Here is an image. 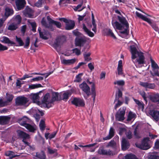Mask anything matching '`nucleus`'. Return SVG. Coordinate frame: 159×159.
<instances>
[{"mask_svg":"<svg viewBox=\"0 0 159 159\" xmlns=\"http://www.w3.org/2000/svg\"><path fill=\"white\" fill-rule=\"evenodd\" d=\"M14 13L13 9L8 7H7L5 9V18L6 19L9 16L12 15Z\"/></svg>","mask_w":159,"mask_h":159,"instance_id":"bb28decb","label":"nucleus"},{"mask_svg":"<svg viewBox=\"0 0 159 159\" xmlns=\"http://www.w3.org/2000/svg\"><path fill=\"white\" fill-rule=\"evenodd\" d=\"M0 41L1 42L5 43L11 44H15L14 42L10 40L8 38L4 36L1 37Z\"/></svg>","mask_w":159,"mask_h":159,"instance_id":"b1692460","label":"nucleus"},{"mask_svg":"<svg viewBox=\"0 0 159 159\" xmlns=\"http://www.w3.org/2000/svg\"><path fill=\"white\" fill-rule=\"evenodd\" d=\"M85 64H86V63H85V62H80L75 67L74 69L75 70L78 69L79 68H80L81 66H82Z\"/></svg>","mask_w":159,"mask_h":159,"instance_id":"338daca9","label":"nucleus"},{"mask_svg":"<svg viewBox=\"0 0 159 159\" xmlns=\"http://www.w3.org/2000/svg\"><path fill=\"white\" fill-rule=\"evenodd\" d=\"M116 146V142L113 140H111L108 143L107 145L106 146L107 148L110 147L113 148H115Z\"/></svg>","mask_w":159,"mask_h":159,"instance_id":"72a5a7b5","label":"nucleus"},{"mask_svg":"<svg viewBox=\"0 0 159 159\" xmlns=\"http://www.w3.org/2000/svg\"><path fill=\"white\" fill-rule=\"evenodd\" d=\"M42 101L47 106H48V105L52 102V100L48 93H47L44 96Z\"/></svg>","mask_w":159,"mask_h":159,"instance_id":"2eb2a0df","label":"nucleus"},{"mask_svg":"<svg viewBox=\"0 0 159 159\" xmlns=\"http://www.w3.org/2000/svg\"><path fill=\"white\" fill-rule=\"evenodd\" d=\"M129 146V144L128 141L124 138H123L121 142L122 149L125 150L128 148Z\"/></svg>","mask_w":159,"mask_h":159,"instance_id":"aec40b11","label":"nucleus"},{"mask_svg":"<svg viewBox=\"0 0 159 159\" xmlns=\"http://www.w3.org/2000/svg\"><path fill=\"white\" fill-rule=\"evenodd\" d=\"M71 103L76 106H83L84 105L83 100L77 98H74L71 101Z\"/></svg>","mask_w":159,"mask_h":159,"instance_id":"ddd939ff","label":"nucleus"},{"mask_svg":"<svg viewBox=\"0 0 159 159\" xmlns=\"http://www.w3.org/2000/svg\"><path fill=\"white\" fill-rule=\"evenodd\" d=\"M114 129L113 128L111 127L110 128L108 135L106 137H104L103 139L105 140L110 139L114 136Z\"/></svg>","mask_w":159,"mask_h":159,"instance_id":"393cba45","label":"nucleus"},{"mask_svg":"<svg viewBox=\"0 0 159 159\" xmlns=\"http://www.w3.org/2000/svg\"><path fill=\"white\" fill-rule=\"evenodd\" d=\"M32 77V76L31 75H30L27 74H25L23 76V77L20 78V80H25L26 78H31Z\"/></svg>","mask_w":159,"mask_h":159,"instance_id":"052dcab7","label":"nucleus"},{"mask_svg":"<svg viewBox=\"0 0 159 159\" xmlns=\"http://www.w3.org/2000/svg\"><path fill=\"white\" fill-rule=\"evenodd\" d=\"M15 3L17 9L18 10L23 9L25 4V0H15Z\"/></svg>","mask_w":159,"mask_h":159,"instance_id":"dca6fc26","label":"nucleus"},{"mask_svg":"<svg viewBox=\"0 0 159 159\" xmlns=\"http://www.w3.org/2000/svg\"><path fill=\"white\" fill-rule=\"evenodd\" d=\"M80 88L84 91L88 97L90 95V88L87 84L84 82L80 84Z\"/></svg>","mask_w":159,"mask_h":159,"instance_id":"f8f14e48","label":"nucleus"},{"mask_svg":"<svg viewBox=\"0 0 159 159\" xmlns=\"http://www.w3.org/2000/svg\"><path fill=\"white\" fill-rule=\"evenodd\" d=\"M122 63V62L121 60H120L118 61L117 69L118 71V74L119 75H121L123 74Z\"/></svg>","mask_w":159,"mask_h":159,"instance_id":"c756f323","label":"nucleus"},{"mask_svg":"<svg viewBox=\"0 0 159 159\" xmlns=\"http://www.w3.org/2000/svg\"><path fill=\"white\" fill-rule=\"evenodd\" d=\"M28 101V99L25 97H19L16 99V106H25Z\"/></svg>","mask_w":159,"mask_h":159,"instance_id":"9d476101","label":"nucleus"},{"mask_svg":"<svg viewBox=\"0 0 159 159\" xmlns=\"http://www.w3.org/2000/svg\"><path fill=\"white\" fill-rule=\"evenodd\" d=\"M7 105V101H4L1 98H0V107H3Z\"/></svg>","mask_w":159,"mask_h":159,"instance_id":"5fc2aeb1","label":"nucleus"},{"mask_svg":"<svg viewBox=\"0 0 159 159\" xmlns=\"http://www.w3.org/2000/svg\"><path fill=\"white\" fill-rule=\"evenodd\" d=\"M151 100L154 102H157V105L159 106V94H156L150 98Z\"/></svg>","mask_w":159,"mask_h":159,"instance_id":"c85d7f7f","label":"nucleus"},{"mask_svg":"<svg viewBox=\"0 0 159 159\" xmlns=\"http://www.w3.org/2000/svg\"><path fill=\"white\" fill-rule=\"evenodd\" d=\"M134 101L135 103L139 106V107H143V105L142 102H140L139 101L135 99H134Z\"/></svg>","mask_w":159,"mask_h":159,"instance_id":"69168bd1","label":"nucleus"},{"mask_svg":"<svg viewBox=\"0 0 159 159\" xmlns=\"http://www.w3.org/2000/svg\"><path fill=\"white\" fill-rule=\"evenodd\" d=\"M140 84L142 86L146 88L153 89L155 87V85L154 83H150L147 82H140Z\"/></svg>","mask_w":159,"mask_h":159,"instance_id":"412c9836","label":"nucleus"},{"mask_svg":"<svg viewBox=\"0 0 159 159\" xmlns=\"http://www.w3.org/2000/svg\"><path fill=\"white\" fill-rule=\"evenodd\" d=\"M136 115L135 113H133L131 111H130L128 114L127 121H129L131 120L132 119H134L136 117Z\"/></svg>","mask_w":159,"mask_h":159,"instance_id":"c9c22d12","label":"nucleus"},{"mask_svg":"<svg viewBox=\"0 0 159 159\" xmlns=\"http://www.w3.org/2000/svg\"><path fill=\"white\" fill-rule=\"evenodd\" d=\"M83 29L84 31L90 37H93L94 36V34L91 31L89 30L84 24H83Z\"/></svg>","mask_w":159,"mask_h":159,"instance_id":"cd10ccee","label":"nucleus"},{"mask_svg":"<svg viewBox=\"0 0 159 159\" xmlns=\"http://www.w3.org/2000/svg\"><path fill=\"white\" fill-rule=\"evenodd\" d=\"M29 119L26 117H24L19 121V123L22 126L25 127L29 131L31 132H34L36 130V126L34 125H31L28 123Z\"/></svg>","mask_w":159,"mask_h":159,"instance_id":"7ed1b4c3","label":"nucleus"},{"mask_svg":"<svg viewBox=\"0 0 159 159\" xmlns=\"http://www.w3.org/2000/svg\"><path fill=\"white\" fill-rule=\"evenodd\" d=\"M87 38L84 35L77 37L75 39V45L76 46H83L87 41Z\"/></svg>","mask_w":159,"mask_h":159,"instance_id":"9b49d317","label":"nucleus"},{"mask_svg":"<svg viewBox=\"0 0 159 159\" xmlns=\"http://www.w3.org/2000/svg\"><path fill=\"white\" fill-rule=\"evenodd\" d=\"M43 78L42 76H38L30 80V82H32L34 81H38L40 80H43Z\"/></svg>","mask_w":159,"mask_h":159,"instance_id":"de8ad7c7","label":"nucleus"},{"mask_svg":"<svg viewBox=\"0 0 159 159\" xmlns=\"http://www.w3.org/2000/svg\"><path fill=\"white\" fill-rule=\"evenodd\" d=\"M21 20V16L20 15H17L15 18V20L18 23L20 22Z\"/></svg>","mask_w":159,"mask_h":159,"instance_id":"13d9d810","label":"nucleus"},{"mask_svg":"<svg viewBox=\"0 0 159 159\" xmlns=\"http://www.w3.org/2000/svg\"><path fill=\"white\" fill-rule=\"evenodd\" d=\"M149 138L146 137L144 138L141 144H136L137 147L143 150H147L150 148L149 144Z\"/></svg>","mask_w":159,"mask_h":159,"instance_id":"39448f33","label":"nucleus"},{"mask_svg":"<svg viewBox=\"0 0 159 159\" xmlns=\"http://www.w3.org/2000/svg\"><path fill=\"white\" fill-rule=\"evenodd\" d=\"M30 20H28V22L30 23L32 27V30L34 32H35L36 31V23L34 22H30Z\"/></svg>","mask_w":159,"mask_h":159,"instance_id":"3c124183","label":"nucleus"},{"mask_svg":"<svg viewBox=\"0 0 159 159\" xmlns=\"http://www.w3.org/2000/svg\"><path fill=\"white\" fill-rule=\"evenodd\" d=\"M135 14L136 16L142 19L144 21H147L149 23H151V20L150 19L147 18L146 17L142 15L141 14L139 13L137 11H136L135 12Z\"/></svg>","mask_w":159,"mask_h":159,"instance_id":"a878e982","label":"nucleus"},{"mask_svg":"<svg viewBox=\"0 0 159 159\" xmlns=\"http://www.w3.org/2000/svg\"><path fill=\"white\" fill-rule=\"evenodd\" d=\"M17 135L20 138L23 139L22 141L24 143L27 145H29V143L27 142L26 140L30 139V135L20 130H17Z\"/></svg>","mask_w":159,"mask_h":159,"instance_id":"1a4fd4ad","label":"nucleus"},{"mask_svg":"<svg viewBox=\"0 0 159 159\" xmlns=\"http://www.w3.org/2000/svg\"><path fill=\"white\" fill-rule=\"evenodd\" d=\"M44 2V0H39V1L35 4V5L36 7H41Z\"/></svg>","mask_w":159,"mask_h":159,"instance_id":"864d4df0","label":"nucleus"},{"mask_svg":"<svg viewBox=\"0 0 159 159\" xmlns=\"http://www.w3.org/2000/svg\"><path fill=\"white\" fill-rule=\"evenodd\" d=\"M10 117L8 116H0V125H4L8 123Z\"/></svg>","mask_w":159,"mask_h":159,"instance_id":"6ab92c4d","label":"nucleus"},{"mask_svg":"<svg viewBox=\"0 0 159 159\" xmlns=\"http://www.w3.org/2000/svg\"><path fill=\"white\" fill-rule=\"evenodd\" d=\"M73 33L77 37H80L83 35L81 33L79 32L77 30H75L73 31Z\"/></svg>","mask_w":159,"mask_h":159,"instance_id":"8fccbe9b","label":"nucleus"},{"mask_svg":"<svg viewBox=\"0 0 159 159\" xmlns=\"http://www.w3.org/2000/svg\"><path fill=\"white\" fill-rule=\"evenodd\" d=\"M125 134L126 136L128 139H130L132 138V133L130 130H126Z\"/></svg>","mask_w":159,"mask_h":159,"instance_id":"6e6d98bb","label":"nucleus"},{"mask_svg":"<svg viewBox=\"0 0 159 159\" xmlns=\"http://www.w3.org/2000/svg\"><path fill=\"white\" fill-rule=\"evenodd\" d=\"M155 147L157 149H159V140H157L155 143Z\"/></svg>","mask_w":159,"mask_h":159,"instance_id":"774afa93","label":"nucleus"},{"mask_svg":"<svg viewBox=\"0 0 159 159\" xmlns=\"http://www.w3.org/2000/svg\"><path fill=\"white\" fill-rule=\"evenodd\" d=\"M58 93L57 92L52 93V98H51L52 102L58 100Z\"/></svg>","mask_w":159,"mask_h":159,"instance_id":"ea45409f","label":"nucleus"},{"mask_svg":"<svg viewBox=\"0 0 159 159\" xmlns=\"http://www.w3.org/2000/svg\"><path fill=\"white\" fill-rule=\"evenodd\" d=\"M30 37H27L25 39V44L24 46V48H27L29 46L30 43Z\"/></svg>","mask_w":159,"mask_h":159,"instance_id":"49530a36","label":"nucleus"},{"mask_svg":"<svg viewBox=\"0 0 159 159\" xmlns=\"http://www.w3.org/2000/svg\"><path fill=\"white\" fill-rule=\"evenodd\" d=\"M150 114L152 116L154 119L157 121L159 120V111L152 110L150 111Z\"/></svg>","mask_w":159,"mask_h":159,"instance_id":"4be33fe9","label":"nucleus"},{"mask_svg":"<svg viewBox=\"0 0 159 159\" xmlns=\"http://www.w3.org/2000/svg\"><path fill=\"white\" fill-rule=\"evenodd\" d=\"M32 13L33 11L31 9L27 8L25 11V14L26 16L31 18Z\"/></svg>","mask_w":159,"mask_h":159,"instance_id":"2f4dec72","label":"nucleus"},{"mask_svg":"<svg viewBox=\"0 0 159 159\" xmlns=\"http://www.w3.org/2000/svg\"><path fill=\"white\" fill-rule=\"evenodd\" d=\"M8 49V48L0 43V51H3Z\"/></svg>","mask_w":159,"mask_h":159,"instance_id":"680f3d73","label":"nucleus"},{"mask_svg":"<svg viewBox=\"0 0 159 159\" xmlns=\"http://www.w3.org/2000/svg\"><path fill=\"white\" fill-rule=\"evenodd\" d=\"M130 47L132 54V59L134 60L138 57L136 60L139 64H143L144 63L145 58L143 53L141 52H138L134 45L131 46Z\"/></svg>","mask_w":159,"mask_h":159,"instance_id":"f03ea898","label":"nucleus"},{"mask_svg":"<svg viewBox=\"0 0 159 159\" xmlns=\"http://www.w3.org/2000/svg\"><path fill=\"white\" fill-rule=\"evenodd\" d=\"M107 34L112 38L113 39H116V36H115L113 33V32L112 30L110 29H109L108 30V31L107 32Z\"/></svg>","mask_w":159,"mask_h":159,"instance_id":"a19ab883","label":"nucleus"},{"mask_svg":"<svg viewBox=\"0 0 159 159\" xmlns=\"http://www.w3.org/2000/svg\"><path fill=\"white\" fill-rule=\"evenodd\" d=\"M5 155L7 156L13 157H15L19 156L18 155H15L14 152L10 151L6 152L5 153Z\"/></svg>","mask_w":159,"mask_h":159,"instance_id":"473e14b6","label":"nucleus"},{"mask_svg":"<svg viewBox=\"0 0 159 159\" xmlns=\"http://www.w3.org/2000/svg\"><path fill=\"white\" fill-rule=\"evenodd\" d=\"M96 144V143H95L92 144H90L89 145H87L85 146H83L82 145H79V146L80 147H93Z\"/></svg>","mask_w":159,"mask_h":159,"instance_id":"e2e57ef3","label":"nucleus"},{"mask_svg":"<svg viewBox=\"0 0 159 159\" xmlns=\"http://www.w3.org/2000/svg\"><path fill=\"white\" fill-rule=\"evenodd\" d=\"M115 84H117L119 86H123L124 85L125 82L123 80H117L114 82Z\"/></svg>","mask_w":159,"mask_h":159,"instance_id":"37998d69","label":"nucleus"},{"mask_svg":"<svg viewBox=\"0 0 159 159\" xmlns=\"http://www.w3.org/2000/svg\"><path fill=\"white\" fill-rule=\"evenodd\" d=\"M98 152L100 155H104L113 156L114 154L110 150H105L102 148H100Z\"/></svg>","mask_w":159,"mask_h":159,"instance_id":"4468645a","label":"nucleus"},{"mask_svg":"<svg viewBox=\"0 0 159 159\" xmlns=\"http://www.w3.org/2000/svg\"><path fill=\"white\" fill-rule=\"evenodd\" d=\"M124 159H138L136 156L131 154H127L125 156Z\"/></svg>","mask_w":159,"mask_h":159,"instance_id":"79ce46f5","label":"nucleus"},{"mask_svg":"<svg viewBox=\"0 0 159 159\" xmlns=\"http://www.w3.org/2000/svg\"><path fill=\"white\" fill-rule=\"evenodd\" d=\"M16 24L14 23H12L8 25V30H16L17 28Z\"/></svg>","mask_w":159,"mask_h":159,"instance_id":"4c0bfd02","label":"nucleus"},{"mask_svg":"<svg viewBox=\"0 0 159 159\" xmlns=\"http://www.w3.org/2000/svg\"><path fill=\"white\" fill-rule=\"evenodd\" d=\"M87 82L89 84H91V89L92 92L93 93L95 94V84L94 82H90L89 81V80H87Z\"/></svg>","mask_w":159,"mask_h":159,"instance_id":"f704fd0d","label":"nucleus"},{"mask_svg":"<svg viewBox=\"0 0 159 159\" xmlns=\"http://www.w3.org/2000/svg\"><path fill=\"white\" fill-rule=\"evenodd\" d=\"M16 42L18 43L19 46H21L24 45V43L20 38H18L17 36H16Z\"/></svg>","mask_w":159,"mask_h":159,"instance_id":"a18cd8bd","label":"nucleus"},{"mask_svg":"<svg viewBox=\"0 0 159 159\" xmlns=\"http://www.w3.org/2000/svg\"><path fill=\"white\" fill-rule=\"evenodd\" d=\"M48 152L51 154L54 153L56 152L57 151V150L56 149H52L50 148H48Z\"/></svg>","mask_w":159,"mask_h":159,"instance_id":"0e129e2a","label":"nucleus"},{"mask_svg":"<svg viewBox=\"0 0 159 159\" xmlns=\"http://www.w3.org/2000/svg\"><path fill=\"white\" fill-rule=\"evenodd\" d=\"M75 92V90L73 89L65 92L62 94V99L64 101H67L71 94Z\"/></svg>","mask_w":159,"mask_h":159,"instance_id":"f3484780","label":"nucleus"},{"mask_svg":"<svg viewBox=\"0 0 159 159\" xmlns=\"http://www.w3.org/2000/svg\"><path fill=\"white\" fill-rule=\"evenodd\" d=\"M76 61V59L75 58L68 60L64 59L61 60V62L65 65L70 66L74 64Z\"/></svg>","mask_w":159,"mask_h":159,"instance_id":"a211bd4d","label":"nucleus"},{"mask_svg":"<svg viewBox=\"0 0 159 159\" xmlns=\"http://www.w3.org/2000/svg\"><path fill=\"white\" fill-rule=\"evenodd\" d=\"M42 87V85L39 84H32L29 85V88L30 89H34Z\"/></svg>","mask_w":159,"mask_h":159,"instance_id":"58836bf2","label":"nucleus"},{"mask_svg":"<svg viewBox=\"0 0 159 159\" xmlns=\"http://www.w3.org/2000/svg\"><path fill=\"white\" fill-rule=\"evenodd\" d=\"M30 98L34 103H37L39 101V97L38 93L31 94L30 95Z\"/></svg>","mask_w":159,"mask_h":159,"instance_id":"5701e85b","label":"nucleus"},{"mask_svg":"<svg viewBox=\"0 0 159 159\" xmlns=\"http://www.w3.org/2000/svg\"><path fill=\"white\" fill-rule=\"evenodd\" d=\"M38 30L39 32L40 37L43 39H47V37L46 36H43V32H41V28L40 27H39Z\"/></svg>","mask_w":159,"mask_h":159,"instance_id":"4d7b16f0","label":"nucleus"},{"mask_svg":"<svg viewBox=\"0 0 159 159\" xmlns=\"http://www.w3.org/2000/svg\"><path fill=\"white\" fill-rule=\"evenodd\" d=\"M118 18L120 23L116 21L112 20V24L113 27L120 30L121 34L128 35L129 26L127 20L122 16H118Z\"/></svg>","mask_w":159,"mask_h":159,"instance_id":"f257e3e1","label":"nucleus"},{"mask_svg":"<svg viewBox=\"0 0 159 159\" xmlns=\"http://www.w3.org/2000/svg\"><path fill=\"white\" fill-rule=\"evenodd\" d=\"M73 53H75V54L78 56L81 54V52L80 50L79 49L77 48H75L72 50Z\"/></svg>","mask_w":159,"mask_h":159,"instance_id":"603ef678","label":"nucleus"},{"mask_svg":"<svg viewBox=\"0 0 159 159\" xmlns=\"http://www.w3.org/2000/svg\"><path fill=\"white\" fill-rule=\"evenodd\" d=\"M59 20L66 23L65 29L69 30L73 29L75 26V22L72 20H68L64 18H60Z\"/></svg>","mask_w":159,"mask_h":159,"instance_id":"423d86ee","label":"nucleus"},{"mask_svg":"<svg viewBox=\"0 0 159 159\" xmlns=\"http://www.w3.org/2000/svg\"><path fill=\"white\" fill-rule=\"evenodd\" d=\"M47 19L49 23H47L44 18H43L41 21L42 25L45 27L48 28L52 31H53L54 30V28L52 24H54L55 21L52 20L48 16L47 17Z\"/></svg>","mask_w":159,"mask_h":159,"instance_id":"20e7f679","label":"nucleus"},{"mask_svg":"<svg viewBox=\"0 0 159 159\" xmlns=\"http://www.w3.org/2000/svg\"><path fill=\"white\" fill-rule=\"evenodd\" d=\"M6 95H7V100L6 101H7V105L8 102H10L12 101V100L13 98V96L12 94H8L7 93Z\"/></svg>","mask_w":159,"mask_h":159,"instance_id":"c03bdc74","label":"nucleus"},{"mask_svg":"<svg viewBox=\"0 0 159 159\" xmlns=\"http://www.w3.org/2000/svg\"><path fill=\"white\" fill-rule=\"evenodd\" d=\"M36 157L40 159H46V156L44 152L42 151L39 153H36Z\"/></svg>","mask_w":159,"mask_h":159,"instance_id":"7c9ffc66","label":"nucleus"},{"mask_svg":"<svg viewBox=\"0 0 159 159\" xmlns=\"http://www.w3.org/2000/svg\"><path fill=\"white\" fill-rule=\"evenodd\" d=\"M39 126L41 130H43L45 128V122L43 120H41L39 123Z\"/></svg>","mask_w":159,"mask_h":159,"instance_id":"09e8293b","label":"nucleus"},{"mask_svg":"<svg viewBox=\"0 0 159 159\" xmlns=\"http://www.w3.org/2000/svg\"><path fill=\"white\" fill-rule=\"evenodd\" d=\"M83 74V73H80L76 75L74 81L78 83L81 82L82 80V77Z\"/></svg>","mask_w":159,"mask_h":159,"instance_id":"e433bc0d","label":"nucleus"},{"mask_svg":"<svg viewBox=\"0 0 159 159\" xmlns=\"http://www.w3.org/2000/svg\"><path fill=\"white\" fill-rule=\"evenodd\" d=\"M151 63V66L152 68V70L153 72L150 71L151 74L153 76H157L159 77V72L158 70L159 67L157 64L151 58H150Z\"/></svg>","mask_w":159,"mask_h":159,"instance_id":"6e6552de","label":"nucleus"},{"mask_svg":"<svg viewBox=\"0 0 159 159\" xmlns=\"http://www.w3.org/2000/svg\"><path fill=\"white\" fill-rule=\"evenodd\" d=\"M126 108L121 107L117 112L116 115V120L119 121H122L125 119L124 116L125 114Z\"/></svg>","mask_w":159,"mask_h":159,"instance_id":"0eeeda50","label":"nucleus"},{"mask_svg":"<svg viewBox=\"0 0 159 159\" xmlns=\"http://www.w3.org/2000/svg\"><path fill=\"white\" fill-rule=\"evenodd\" d=\"M92 23L93 27V28L92 29V30L94 32H96V25L95 24L94 20H92Z\"/></svg>","mask_w":159,"mask_h":159,"instance_id":"bf43d9fd","label":"nucleus"}]
</instances>
